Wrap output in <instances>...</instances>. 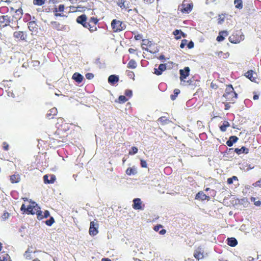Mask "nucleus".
I'll return each mask as SVG.
<instances>
[{"instance_id":"f257e3e1","label":"nucleus","mask_w":261,"mask_h":261,"mask_svg":"<svg viewBox=\"0 0 261 261\" xmlns=\"http://www.w3.org/2000/svg\"><path fill=\"white\" fill-rule=\"evenodd\" d=\"M87 17L85 14H82L76 18V22L82 24L84 28L88 29L91 32H93L97 30L96 24L98 19L96 17H91L87 21Z\"/></svg>"},{"instance_id":"f03ea898","label":"nucleus","mask_w":261,"mask_h":261,"mask_svg":"<svg viewBox=\"0 0 261 261\" xmlns=\"http://www.w3.org/2000/svg\"><path fill=\"white\" fill-rule=\"evenodd\" d=\"M223 97L226 99V101H229V103H234L238 98V94L234 91L232 85L229 84L226 85L225 93L223 94Z\"/></svg>"},{"instance_id":"7ed1b4c3","label":"nucleus","mask_w":261,"mask_h":261,"mask_svg":"<svg viewBox=\"0 0 261 261\" xmlns=\"http://www.w3.org/2000/svg\"><path fill=\"white\" fill-rule=\"evenodd\" d=\"M21 211L26 212L28 214L35 215L37 216L38 212H41L40 207L35 202L31 201L30 204L28 206L27 208L23 204L20 208Z\"/></svg>"},{"instance_id":"20e7f679","label":"nucleus","mask_w":261,"mask_h":261,"mask_svg":"<svg viewBox=\"0 0 261 261\" xmlns=\"http://www.w3.org/2000/svg\"><path fill=\"white\" fill-rule=\"evenodd\" d=\"M111 27L114 32H120L126 28V25L123 21L115 19L111 22Z\"/></svg>"},{"instance_id":"39448f33","label":"nucleus","mask_w":261,"mask_h":261,"mask_svg":"<svg viewBox=\"0 0 261 261\" xmlns=\"http://www.w3.org/2000/svg\"><path fill=\"white\" fill-rule=\"evenodd\" d=\"M117 5L122 10H125L128 12L132 11H134L136 13L138 14L139 12L137 8L133 9H130L131 5L130 2L126 0H118L117 3Z\"/></svg>"},{"instance_id":"423d86ee","label":"nucleus","mask_w":261,"mask_h":261,"mask_svg":"<svg viewBox=\"0 0 261 261\" xmlns=\"http://www.w3.org/2000/svg\"><path fill=\"white\" fill-rule=\"evenodd\" d=\"M193 5L187 0H184L178 7V10L182 13H189L192 10Z\"/></svg>"},{"instance_id":"0eeeda50","label":"nucleus","mask_w":261,"mask_h":261,"mask_svg":"<svg viewBox=\"0 0 261 261\" xmlns=\"http://www.w3.org/2000/svg\"><path fill=\"white\" fill-rule=\"evenodd\" d=\"M229 41L234 44L240 43L244 39V36L241 31H237L229 37Z\"/></svg>"},{"instance_id":"6e6552de","label":"nucleus","mask_w":261,"mask_h":261,"mask_svg":"<svg viewBox=\"0 0 261 261\" xmlns=\"http://www.w3.org/2000/svg\"><path fill=\"white\" fill-rule=\"evenodd\" d=\"M142 47L143 49L149 51L152 54L156 53V50H152L150 49L152 47H154L155 44L148 39H142Z\"/></svg>"},{"instance_id":"1a4fd4ad","label":"nucleus","mask_w":261,"mask_h":261,"mask_svg":"<svg viewBox=\"0 0 261 261\" xmlns=\"http://www.w3.org/2000/svg\"><path fill=\"white\" fill-rule=\"evenodd\" d=\"M56 137L59 141L66 142L67 141L68 133L67 131H63L61 128H58L56 132Z\"/></svg>"},{"instance_id":"9d476101","label":"nucleus","mask_w":261,"mask_h":261,"mask_svg":"<svg viewBox=\"0 0 261 261\" xmlns=\"http://www.w3.org/2000/svg\"><path fill=\"white\" fill-rule=\"evenodd\" d=\"M65 6L63 4L59 5L58 7H55L53 9V12L54 13V15L56 17H64L65 15L63 14L64 11Z\"/></svg>"},{"instance_id":"9b49d317","label":"nucleus","mask_w":261,"mask_h":261,"mask_svg":"<svg viewBox=\"0 0 261 261\" xmlns=\"http://www.w3.org/2000/svg\"><path fill=\"white\" fill-rule=\"evenodd\" d=\"M96 222L94 221H91L90 224V228L89 230V233L90 236H94L98 233V224L97 220Z\"/></svg>"},{"instance_id":"f8f14e48","label":"nucleus","mask_w":261,"mask_h":261,"mask_svg":"<svg viewBox=\"0 0 261 261\" xmlns=\"http://www.w3.org/2000/svg\"><path fill=\"white\" fill-rule=\"evenodd\" d=\"M13 37L17 41H26L27 35L23 31H15L13 33Z\"/></svg>"},{"instance_id":"ddd939ff","label":"nucleus","mask_w":261,"mask_h":261,"mask_svg":"<svg viewBox=\"0 0 261 261\" xmlns=\"http://www.w3.org/2000/svg\"><path fill=\"white\" fill-rule=\"evenodd\" d=\"M190 68L189 67H186L184 69H180L179 70L180 73V80L181 81H184L185 79L189 75Z\"/></svg>"},{"instance_id":"4468645a","label":"nucleus","mask_w":261,"mask_h":261,"mask_svg":"<svg viewBox=\"0 0 261 261\" xmlns=\"http://www.w3.org/2000/svg\"><path fill=\"white\" fill-rule=\"evenodd\" d=\"M43 181L46 184H53L56 180V177L54 174L48 175L47 174L43 176Z\"/></svg>"},{"instance_id":"2eb2a0df","label":"nucleus","mask_w":261,"mask_h":261,"mask_svg":"<svg viewBox=\"0 0 261 261\" xmlns=\"http://www.w3.org/2000/svg\"><path fill=\"white\" fill-rule=\"evenodd\" d=\"M167 69L166 64H161L159 65L158 69H154V73L157 75H160L162 74L163 72L165 71Z\"/></svg>"},{"instance_id":"dca6fc26","label":"nucleus","mask_w":261,"mask_h":261,"mask_svg":"<svg viewBox=\"0 0 261 261\" xmlns=\"http://www.w3.org/2000/svg\"><path fill=\"white\" fill-rule=\"evenodd\" d=\"M11 9L14 11V9L12 7L11 8ZM22 9L21 8H19L15 10V14L13 15V17L15 20H19L22 17Z\"/></svg>"},{"instance_id":"f3484780","label":"nucleus","mask_w":261,"mask_h":261,"mask_svg":"<svg viewBox=\"0 0 261 261\" xmlns=\"http://www.w3.org/2000/svg\"><path fill=\"white\" fill-rule=\"evenodd\" d=\"M195 199L203 201L205 200H209L210 197L204 193L203 191H199L195 196Z\"/></svg>"},{"instance_id":"a211bd4d","label":"nucleus","mask_w":261,"mask_h":261,"mask_svg":"<svg viewBox=\"0 0 261 261\" xmlns=\"http://www.w3.org/2000/svg\"><path fill=\"white\" fill-rule=\"evenodd\" d=\"M58 110L56 108L50 109L47 113L46 117L48 119H51L54 118L57 115Z\"/></svg>"},{"instance_id":"6ab92c4d","label":"nucleus","mask_w":261,"mask_h":261,"mask_svg":"<svg viewBox=\"0 0 261 261\" xmlns=\"http://www.w3.org/2000/svg\"><path fill=\"white\" fill-rule=\"evenodd\" d=\"M133 207L135 210H142V201L139 198H135L133 200Z\"/></svg>"},{"instance_id":"aec40b11","label":"nucleus","mask_w":261,"mask_h":261,"mask_svg":"<svg viewBox=\"0 0 261 261\" xmlns=\"http://www.w3.org/2000/svg\"><path fill=\"white\" fill-rule=\"evenodd\" d=\"M173 34L175 36V38L176 40L180 39L181 38V37H186V34H185L180 30H175L174 31H173Z\"/></svg>"},{"instance_id":"412c9836","label":"nucleus","mask_w":261,"mask_h":261,"mask_svg":"<svg viewBox=\"0 0 261 261\" xmlns=\"http://www.w3.org/2000/svg\"><path fill=\"white\" fill-rule=\"evenodd\" d=\"M253 74H256L252 70H249L245 73V75L251 81L255 82L256 77L253 76Z\"/></svg>"},{"instance_id":"4be33fe9","label":"nucleus","mask_w":261,"mask_h":261,"mask_svg":"<svg viewBox=\"0 0 261 261\" xmlns=\"http://www.w3.org/2000/svg\"><path fill=\"white\" fill-rule=\"evenodd\" d=\"M28 28L30 30V31L32 32H37L38 28H37V24L35 21H30L28 23Z\"/></svg>"},{"instance_id":"5701e85b","label":"nucleus","mask_w":261,"mask_h":261,"mask_svg":"<svg viewBox=\"0 0 261 261\" xmlns=\"http://www.w3.org/2000/svg\"><path fill=\"white\" fill-rule=\"evenodd\" d=\"M238 140V138L236 136H232L229 137V139L228 140L226 141V145L229 146L231 147L233 145L234 143L237 142Z\"/></svg>"},{"instance_id":"b1692460","label":"nucleus","mask_w":261,"mask_h":261,"mask_svg":"<svg viewBox=\"0 0 261 261\" xmlns=\"http://www.w3.org/2000/svg\"><path fill=\"white\" fill-rule=\"evenodd\" d=\"M11 22L10 17L7 15H3L0 16V22L5 23V25H8Z\"/></svg>"},{"instance_id":"393cba45","label":"nucleus","mask_w":261,"mask_h":261,"mask_svg":"<svg viewBox=\"0 0 261 261\" xmlns=\"http://www.w3.org/2000/svg\"><path fill=\"white\" fill-rule=\"evenodd\" d=\"M70 10H72L73 12H76V11L83 12V11H85L86 9H87V7H85V6H82V5H78L76 7L70 6Z\"/></svg>"},{"instance_id":"a878e982","label":"nucleus","mask_w":261,"mask_h":261,"mask_svg":"<svg viewBox=\"0 0 261 261\" xmlns=\"http://www.w3.org/2000/svg\"><path fill=\"white\" fill-rule=\"evenodd\" d=\"M49 216V212L47 210L44 211L43 215L42 214V212L41 211L37 214V219L38 220H42L43 218H46Z\"/></svg>"},{"instance_id":"bb28decb","label":"nucleus","mask_w":261,"mask_h":261,"mask_svg":"<svg viewBox=\"0 0 261 261\" xmlns=\"http://www.w3.org/2000/svg\"><path fill=\"white\" fill-rule=\"evenodd\" d=\"M72 79L78 83H81L83 80V76L80 73L75 72L72 75Z\"/></svg>"},{"instance_id":"cd10ccee","label":"nucleus","mask_w":261,"mask_h":261,"mask_svg":"<svg viewBox=\"0 0 261 261\" xmlns=\"http://www.w3.org/2000/svg\"><path fill=\"white\" fill-rule=\"evenodd\" d=\"M10 180L12 184H16L19 182L20 180V177L19 174H13L10 176Z\"/></svg>"},{"instance_id":"c85d7f7f","label":"nucleus","mask_w":261,"mask_h":261,"mask_svg":"<svg viewBox=\"0 0 261 261\" xmlns=\"http://www.w3.org/2000/svg\"><path fill=\"white\" fill-rule=\"evenodd\" d=\"M119 81V77L116 75H111L108 78V82L110 84L114 85Z\"/></svg>"},{"instance_id":"c756f323","label":"nucleus","mask_w":261,"mask_h":261,"mask_svg":"<svg viewBox=\"0 0 261 261\" xmlns=\"http://www.w3.org/2000/svg\"><path fill=\"white\" fill-rule=\"evenodd\" d=\"M216 56H217L219 58L221 59H225L229 57V54L228 52L223 53L222 51H218L216 53Z\"/></svg>"},{"instance_id":"7c9ffc66","label":"nucleus","mask_w":261,"mask_h":261,"mask_svg":"<svg viewBox=\"0 0 261 261\" xmlns=\"http://www.w3.org/2000/svg\"><path fill=\"white\" fill-rule=\"evenodd\" d=\"M125 173L127 175L130 176L131 175H135L137 174V170L135 166H133V167L128 168L126 170Z\"/></svg>"},{"instance_id":"2f4dec72","label":"nucleus","mask_w":261,"mask_h":261,"mask_svg":"<svg viewBox=\"0 0 261 261\" xmlns=\"http://www.w3.org/2000/svg\"><path fill=\"white\" fill-rule=\"evenodd\" d=\"M194 257L197 260L202 259L204 257L203 253L200 249L196 250L194 252Z\"/></svg>"},{"instance_id":"473e14b6","label":"nucleus","mask_w":261,"mask_h":261,"mask_svg":"<svg viewBox=\"0 0 261 261\" xmlns=\"http://www.w3.org/2000/svg\"><path fill=\"white\" fill-rule=\"evenodd\" d=\"M234 151L238 154H241V153L247 154L249 152V149L243 146L240 149L236 148Z\"/></svg>"},{"instance_id":"72a5a7b5","label":"nucleus","mask_w":261,"mask_h":261,"mask_svg":"<svg viewBox=\"0 0 261 261\" xmlns=\"http://www.w3.org/2000/svg\"><path fill=\"white\" fill-rule=\"evenodd\" d=\"M227 244L231 247H235L238 244V241L234 238H228Z\"/></svg>"},{"instance_id":"f704fd0d","label":"nucleus","mask_w":261,"mask_h":261,"mask_svg":"<svg viewBox=\"0 0 261 261\" xmlns=\"http://www.w3.org/2000/svg\"><path fill=\"white\" fill-rule=\"evenodd\" d=\"M230 126V123L227 121H224L223 124L220 126V129L222 132H225L227 127Z\"/></svg>"},{"instance_id":"c9c22d12","label":"nucleus","mask_w":261,"mask_h":261,"mask_svg":"<svg viewBox=\"0 0 261 261\" xmlns=\"http://www.w3.org/2000/svg\"><path fill=\"white\" fill-rule=\"evenodd\" d=\"M158 121L161 123V124L163 125L168 124L170 121L166 118L165 117L162 116L160 117Z\"/></svg>"},{"instance_id":"e433bc0d","label":"nucleus","mask_w":261,"mask_h":261,"mask_svg":"<svg viewBox=\"0 0 261 261\" xmlns=\"http://www.w3.org/2000/svg\"><path fill=\"white\" fill-rule=\"evenodd\" d=\"M137 65L136 62L134 60L132 59L128 62L127 67L128 68L135 69L136 68Z\"/></svg>"},{"instance_id":"4c0bfd02","label":"nucleus","mask_w":261,"mask_h":261,"mask_svg":"<svg viewBox=\"0 0 261 261\" xmlns=\"http://www.w3.org/2000/svg\"><path fill=\"white\" fill-rule=\"evenodd\" d=\"M50 24H51L53 28L54 29H56L58 31H60L61 30V25L59 22L55 21H53L50 22Z\"/></svg>"},{"instance_id":"58836bf2","label":"nucleus","mask_w":261,"mask_h":261,"mask_svg":"<svg viewBox=\"0 0 261 261\" xmlns=\"http://www.w3.org/2000/svg\"><path fill=\"white\" fill-rule=\"evenodd\" d=\"M0 261H11L10 256L7 253H4L0 256Z\"/></svg>"},{"instance_id":"ea45409f","label":"nucleus","mask_w":261,"mask_h":261,"mask_svg":"<svg viewBox=\"0 0 261 261\" xmlns=\"http://www.w3.org/2000/svg\"><path fill=\"white\" fill-rule=\"evenodd\" d=\"M234 4L235 7L241 9L243 8V2L242 0H234Z\"/></svg>"},{"instance_id":"a19ab883","label":"nucleus","mask_w":261,"mask_h":261,"mask_svg":"<svg viewBox=\"0 0 261 261\" xmlns=\"http://www.w3.org/2000/svg\"><path fill=\"white\" fill-rule=\"evenodd\" d=\"M174 94L171 95L170 97L172 100L175 99L178 94L180 93V90L178 89H175L173 91Z\"/></svg>"},{"instance_id":"79ce46f5","label":"nucleus","mask_w":261,"mask_h":261,"mask_svg":"<svg viewBox=\"0 0 261 261\" xmlns=\"http://www.w3.org/2000/svg\"><path fill=\"white\" fill-rule=\"evenodd\" d=\"M55 222L54 218L53 217H50L49 219L45 221V224L47 226H51L53 223Z\"/></svg>"},{"instance_id":"37998d69","label":"nucleus","mask_w":261,"mask_h":261,"mask_svg":"<svg viewBox=\"0 0 261 261\" xmlns=\"http://www.w3.org/2000/svg\"><path fill=\"white\" fill-rule=\"evenodd\" d=\"M45 0H34L33 4L35 5L42 6L45 3Z\"/></svg>"},{"instance_id":"c03bdc74","label":"nucleus","mask_w":261,"mask_h":261,"mask_svg":"<svg viewBox=\"0 0 261 261\" xmlns=\"http://www.w3.org/2000/svg\"><path fill=\"white\" fill-rule=\"evenodd\" d=\"M256 199L254 197L250 198V200L254 202V204L255 206H259L261 205V202L259 200L255 201Z\"/></svg>"},{"instance_id":"a18cd8bd","label":"nucleus","mask_w":261,"mask_h":261,"mask_svg":"<svg viewBox=\"0 0 261 261\" xmlns=\"http://www.w3.org/2000/svg\"><path fill=\"white\" fill-rule=\"evenodd\" d=\"M126 75L130 78L132 79H134L135 74L133 71L127 70L126 71Z\"/></svg>"},{"instance_id":"49530a36","label":"nucleus","mask_w":261,"mask_h":261,"mask_svg":"<svg viewBox=\"0 0 261 261\" xmlns=\"http://www.w3.org/2000/svg\"><path fill=\"white\" fill-rule=\"evenodd\" d=\"M10 216V214L8 212H5L2 215L1 218L3 220H6L8 219Z\"/></svg>"},{"instance_id":"de8ad7c7","label":"nucleus","mask_w":261,"mask_h":261,"mask_svg":"<svg viewBox=\"0 0 261 261\" xmlns=\"http://www.w3.org/2000/svg\"><path fill=\"white\" fill-rule=\"evenodd\" d=\"M138 150V149L136 147H132L131 148V150L129 151V154L130 155L136 154L137 153Z\"/></svg>"},{"instance_id":"09e8293b","label":"nucleus","mask_w":261,"mask_h":261,"mask_svg":"<svg viewBox=\"0 0 261 261\" xmlns=\"http://www.w3.org/2000/svg\"><path fill=\"white\" fill-rule=\"evenodd\" d=\"M119 101L121 103H124L127 100V99L124 95H120L118 98Z\"/></svg>"},{"instance_id":"8fccbe9b","label":"nucleus","mask_w":261,"mask_h":261,"mask_svg":"<svg viewBox=\"0 0 261 261\" xmlns=\"http://www.w3.org/2000/svg\"><path fill=\"white\" fill-rule=\"evenodd\" d=\"M233 178H234V180H237L238 178L236 176H233L232 177L228 178L227 180V182L228 184H232L233 183Z\"/></svg>"},{"instance_id":"3c124183","label":"nucleus","mask_w":261,"mask_h":261,"mask_svg":"<svg viewBox=\"0 0 261 261\" xmlns=\"http://www.w3.org/2000/svg\"><path fill=\"white\" fill-rule=\"evenodd\" d=\"M3 148L5 151H8L9 149V145L6 142L3 143Z\"/></svg>"},{"instance_id":"603ef678","label":"nucleus","mask_w":261,"mask_h":261,"mask_svg":"<svg viewBox=\"0 0 261 261\" xmlns=\"http://www.w3.org/2000/svg\"><path fill=\"white\" fill-rule=\"evenodd\" d=\"M188 40L186 39H183L181 40V42L180 44V47L181 48H184L185 46L187 45Z\"/></svg>"},{"instance_id":"864d4df0","label":"nucleus","mask_w":261,"mask_h":261,"mask_svg":"<svg viewBox=\"0 0 261 261\" xmlns=\"http://www.w3.org/2000/svg\"><path fill=\"white\" fill-rule=\"evenodd\" d=\"M140 165H141V167H142V168H146L147 166L146 162L145 160H142V159H141L140 160Z\"/></svg>"},{"instance_id":"5fc2aeb1","label":"nucleus","mask_w":261,"mask_h":261,"mask_svg":"<svg viewBox=\"0 0 261 261\" xmlns=\"http://www.w3.org/2000/svg\"><path fill=\"white\" fill-rule=\"evenodd\" d=\"M125 95L128 97H131L133 95L132 91L130 90H126L125 91Z\"/></svg>"},{"instance_id":"6e6d98bb","label":"nucleus","mask_w":261,"mask_h":261,"mask_svg":"<svg viewBox=\"0 0 261 261\" xmlns=\"http://www.w3.org/2000/svg\"><path fill=\"white\" fill-rule=\"evenodd\" d=\"M254 187L261 188V179L256 181L252 185Z\"/></svg>"},{"instance_id":"4d7b16f0","label":"nucleus","mask_w":261,"mask_h":261,"mask_svg":"<svg viewBox=\"0 0 261 261\" xmlns=\"http://www.w3.org/2000/svg\"><path fill=\"white\" fill-rule=\"evenodd\" d=\"M143 36L142 34H138L136 35H135L134 38L136 40H139L142 39V40Z\"/></svg>"},{"instance_id":"13d9d810","label":"nucleus","mask_w":261,"mask_h":261,"mask_svg":"<svg viewBox=\"0 0 261 261\" xmlns=\"http://www.w3.org/2000/svg\"><path fill=\"white\" fill-rule=\"evenodd\" d=\"M86 77L88 80H91L93 78L94 75L92 73H87L86 74Z\"/></svg>"},{"instance_id":"bf43d9fd","label":"nucleus","mask_w":261,"mask_h":261,"mask_svg":"<svg viewBox=\"0 0 261 261\" xmlns=\"http://www.w3.org/2000/svg\"><path fill=\"white\" fill-rule=\"evenodd\" d=\"M224 36H221V35H219L217 36V38H216V40L218 42H221V41H222L224 40Z\"/></svg>"},{"instance_id":"052dcab7","label":"nucleus","mask_w":261,"mask_h":261,"mask_svg":"<svg viewBox=\"0 0 261 261\" xmlns=\"http://www.w3.org/2000/svg\"><path fill=\"white\" fill-rule=\"evenodd\" d=\"M194 44L193 41H191L187 44L188 47L189 49L192 48L194 47Z\"/></svg>"},{"instance_id":"680f3d73","label":"nucleus","mask_w":261,"mask_h":261,"mask_svg":"<svg viewBox=\"0 0 261 261\" xmlns=\"http://www.w3.org/2000/svg\"><path fill=\"white\" fill-rule=\"evenodd\" d=\"M219 35H221L222 36H227L228 35V33L226 31H222L219 32Z\"/></svg>"},{"instance_id":"e2e57ef3","label":"nucleus","mask_w":261,"mask_h":261,"mask_svg":"<svg viewBox=\"0 0 261 261\" xmlns=\"http://www.w3.org/2000/svg\"><path fill=\"white\" fill-rule=\"evenodd\" d=\"M162 228V225H156L154 227V230L155 231H158L159 230V229L160 228Z\"/></svg>"},{"instance_id":"0e129e2a","label":"nucleus","mask_w":261,"mask_h":261,"mask_svg":"<svg viewBox=\"0 0 261 261\" xmlns=\"http://www.w3.org/2000/svg\"><path fill=\"white\" fill-rule=\"evenodd\" d=\"M211 87L212 88L214 89H217L218 88V85L214 83L213 82L211 83Z\"/></svg>"},{"instance_id":"69168bd1","label":"nucleus","mask_w":261,"mask_h":261,"mask_svg":"<svg viewBox=\"0 0 261 261\" xmlns=\"http://www.w3.org/2000/svg\"><path fill=\"white\" fill-rule=\"evenodd\" d=\"M145 4L149 5L153 3L155 0H143Z\"/></svg>"},{"instance_id":"338daca9","label":"nucleus","mask_w":261,"mask_h":261,"mask_svg":"<svg viewBox=\"0 0 261 261\" xmlns=\"http://www.w3.org/2000/svg\"><path fill=\"white\" fill-rule=\"evenodd\" d=\"M128 52L130 53V54H136V52H137V50L135 49H134L133 48H129L128 49Z\"/></svg>"},{"instance_id":"774afa93","label":"nucleus","mask_w":261,"mask_h":261,"mask_svg":"<svg viewBox=\"0 0 261 261\" xmlns=\"http://www.w3.org/2000/svg\"><path fill=\"white\" fill-rule=\"evenodd\" d=\"M229 102L228 101V102H226L225 104V110H228L230 108V106L229 105Z\"/></svg>"}]
</instances>
